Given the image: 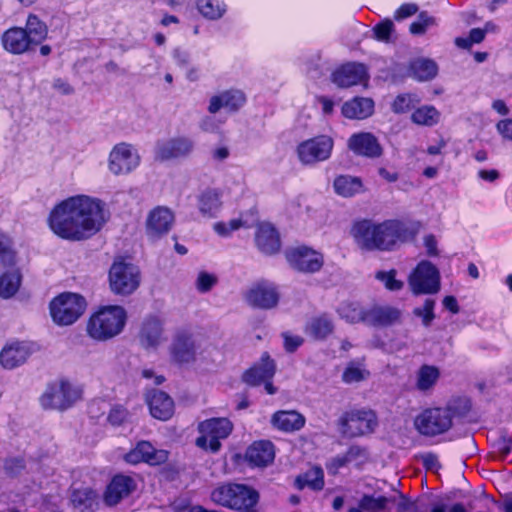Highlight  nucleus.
Segmentation results:
<instances>
[{"mask_svg":"<svg viewBox=\"0 0 512 512\" xmlns=\"http://www.w3.org/2000/svg\"><path fill=\"white\" fill-rule=\"evenodd\" d=\"M108 221L105 204L98 198L76 195L51 210L48 226L59 238L72 242L88 240Z\"/></svg>","mask_w":512,"mask_h":512,"instance_id":"1","label":"nucleus"},{"mask_svg":"<svg viewBox=\"0 0 512 512\" xmlns=\"http://www.w3.org/2000/svg\"><path fill=\"white\" fill-rule=\"evenodd\" d=\"M351 235L361 248L367 250H390L411 237L407 226L397 220L378 224L368 220L359 221L352 226Z\"/></svg>","mask_w":512,"mask_h":512,"instance_id":"2","label":"nucleus"},{"mask_svg":"<svg viewBox=\"0 0 512 512\" xmlns=\"http://www.w3.org/2000/svg\"><path fill=\"white\" fill-rule=\"evenodd\" d=\"M127 318L125 308L120 305L102 306L88 319L87 335L98 342L108 341L122 333Z\"/></svg>","mask_w":512,"mask_h":512,"instance_id":"3","label":"nucleus"},{"mask_svg":"<svg viewBox=\"0 0 512 512\" xmlns=\"http://www.w3.org/2000/svg\"><path fill=\"white\" fill-rule=\"evenodd\" d=\"M211 500L240 512H257L255 506L259 501V493L247 485L228 483L216 487L211 492Z\"/></svg>","mask_w":512,"mask_h":512,"instance_id":"4","label":"nucleus"},{"mask_svg":"<svg viewBox=\"0 0 512 512\" xmlns=\"http://www.w3.org/2000/svg\"><path fill=\"white\" fill-rule=\"evenodd\" d=\"M233 425L227 418H211L198 425L200 436L195 444L202 450L216 453L221 447L220 440L225 439L232 432Z\"/></svg>","mask_w":512,"mask_h":512,"instance_id":"5","label":"nucleus"},{"mask_svg":"<svg viewBox=\"0 0 512 512\" xmlns=\"http://www.w3.org/2000/svg\"><path fill=\"white\" fill-rule=\"evenodd\" d=\"M85 299L75 293H62L50 303V314L58 325L73 324L85 311Z\"/></svg>","mask_w":512,"mask_h":512,"instance_id":"6","label":"nucleus"},{"mask_svg":"<svg viewBox=\"0 0 512 512\" xmlns=\"http://www.w3.org/2000/svg\"><path fill=\"white\" fill-rule=\"evenodd\" d=\"M82 391L65 380L50 384L40 398L45 409L65 410L81 398Z\"/></svg>","mask_w":512,"mask_h":512,"instance_id":"7","label":"nucleus"},{"mask_svg":"<svg viewBox=\"0 0 512 512\" xmlns=\"http://www.w3.org/2000/svg\"><path fill=\"white\" fill-rule=\"evenodd\" d=\"M140 284V272L136 266L125 261H115L109 270V286L117 295H129Z\"/></svg>","mask_w":512,"mask_h":512,"instance_id":"8","label":"nucleus"},{"mask_svg":"<svg viewBox=\"0 0 512 512\" xmlns=\"http://www.w3.org/2000/svg\"><path fill=\"white\" fill-rule=\"evenodd\" d=\"M141 162L138 149L127 142L116 144L109 153L108 169L114 175H127L136 170Z\"/></svg>","mask_w":512,"mask_h":512,"instance_id":"9","label":"nucleus"},{"mask_svg":"<svg viewBox=\"0 0 512 512\" xmlns=\"http://www.w3.org/2000/svg\"><path fill=\"white\" fill-rule=\"evenodd\" d=\"M378 424L372 410L354 409L346 412L340 419L341 431L348 437H358L372 433Z\"/></svg>","mask_w":512,"mask_h":512,"instance_id":"10","label":"nucleus"},{"mask_svg":"<svg viewBox=\"0 0 512 512\" xmlns=\"http://www.w3.org/2000/svg\"><path fill=\"white\" fill-rule=\"evenodd\" d=\"M408 284L415 295L434 294L440 289V274L428 261H421L408 278Z\"/></svg>","mask_w":512,"mask_h":512,"instance_id":"11","label":"nucleus"},{"mask_svg":"<svg viewBox=\"0 0 512 512\" xmlns=\"http://www.w3.org/2000/svg\"><path fill=\"white\" fill-rule=\"evenodd\" d=\"M334 141L330 136L319 135L301 142L297 146V156L303 165H314L330 158Z\"/></svg>","mask_w":512,"mask_h":512,"instance_id":"12","label":"nucleus"},{"mask_svg":"<svg viewBox=\"0 0 512 512\" xmlns=\"http://www.w3.org/2000/svg\"><path fill=\"white\" fill-rule=\"evenodd\" d=\"M414 424L421 434L434 436L444 433L451 427L452 417L450 411L447 409L432 408L418 415Z\"/></svg>","mask_w":512,"mask_h":512,"instance_id":"13","label":"nucleus"},{"mask_svg":"<svg viewBox=\"0 0 512 512\" xmlns=\"http://www.w3.org/2000/svg\"><path fill=\"white\" fill-rule=\"evenodd\" d=\"M285 257L294 269L301 272L315 273L324 264L323 255L307 246L289 248L285 252Z\"/></svg>","mask_w":512,"mask_h":512,"instance_id":"14","label":"nucleus"},{"mask_svg":"<svg viewBox=\"0 0 512 512\" xmlns=\"http://www.w3.org/2000/svg\"><path fill=\"white\" fill-rule=\"evenodd\" d=\"M169 457V452L155 448L149 441H139L128 453L124 460L132 465L146 463L150 466L164 464Z\"/></svg>","mask_w":512,"mask_h":512,"instance_id":"15","label":"nucleus"},{"mask_svg":"<svg viewBox=\"0 0 512 512\" xmlns=\"http://www.w3.org/2000/svg\"><path fill=\"white\" fill-rule=\"evenodd\" d=\"M194 148V143L186 137H176L159 141L155 146V158L168 161L188 156Z\"/></svg>","mask_w":512,"mask_h":512,"instance_id":"16","label":"nucleus"},{"mask_svg":"<svg viewBox=\"0 0 512 512\" xmlns=\"http://www.w3.org/2000/svg\"><path fill=\"white\" fill-rule=\"evenodd\" d=\"M245 299L251 306L270 309L277 305L279 294L272 283L259 281L249 288Z\"/></svg>","mask_w":512,"mask_h":512,"instance_id":"17","label":"nucleus"},{"mask_svg":"<svg viewBox=\"0 0 512 512\" xmlns=\"http://www.w3.org/2000/svg\"><path fill=\"white\" fill-rule=\"evenodd\" d=\"M367 80V69L360 63H346L332 74V81L341 88H348L359 84L366 85Z\"/></svg>","mask_w":512,"mask_h":512,"instance_id":"18","label":"nucleus"},{"mask_svg":"<svg viewBox=\"0 0 512 512\" xmlns=\"http://www.w3.org/2000/svg\"><path fill=\"white\" fill-rule=\"evenodd\" d=\"M135 480L127 475H116L112 478L103 495L108 506L117 505L122 499L128 497L136 489Z\"/></svg>","mask_w":512,"mask_h":512,"instance_id":"19","label":"nucleus"},{"mask_svg":"<svg viewBox=\"0 0 512 512\" xmlns=\"http://www.w3.org/2000/svg\"><path fill=\"white\" fill-rule=\"evenodd\" d=\"M174 223L173 212L163 206H158L150 211L146 220L147 234L151 238H158L168 233Z\"/></svg>","mask_w":512,"mask_h":512,"instance_id":"20","label":"nucleus"},{"mask_svg":"<svg viewBox=\"0 0 512 512\" xmlns=\"http://www.w3.org/2000/svg\"><path fill=\"white\" fill-rule=\"evenodd\" d=\"M348 148L359 156L376 158L382 155V147L377 138L369 132L355 133L347 142Z\"/></svg>","mask_w":512,"mask_h":512,"instance_id":"21","label":"nucleus"},{"mask_svg":"<svg viewBox=\"0 0 512 512\" xmlns=\"http://www.w3.org/2000/svg\"><path fill=\"white\" fill-rule=\"evenodd\" d=\"M31 353L32 349L28 343L13 342L2 349L0 363L5 369H14L24 364Z\"/></svg>","mask_w":512,"mask_h":512,"instance_id":"22","label":"nucleus"},{"mask_svg":"<svg viewBox=\"0 0 512 512\" xmlns=\"http://www.w3.org/2000/svg\"><path fill=\"white\" fill-rule=\"evenodd\" d=\"M274 458V445L266 440L252 443L245 453L246 461L255 467H266L273 462Z\"/></svg>","mask_w":512,"mask_h":512,"instance_id":"23","label":"nucleus"},{"mask_svg":"<svg viewBox=\"0 0 512 512\" xmlns=\"http://www.w3.org/2000/svg\"><path fill=\"white\" fill-rule=\"evenodd\" d=\"M139 337L145 348H155L160 345L165 340L162 321L156 316L146 318Z\"/></svg>","mask_w":512,"mask_h":512,"instance_id":"24","label":"nucleus"},{"mask_svg":"<svg viewBox=\"0 0 512 512\" xmlns=\"http://www.w3.org/2000/svg\"><path fill=\"white\" fill-rule=\"evenodd\" d=\"M147 403L151 415L159 420L166 421L174 413V403L169 395L162 391L153 390L147 395Z\"/></svg>","mask_w":512,"mask_h":512,"instance_id":"25","label":"nucleus"},{"mask_svg":"<svg viewBox=\"0 0 512 512\" xmlns=\"http://www.w3.org/2000/svg\"><path fill=\"white\" fill-rule=\"evenodd\" d=\"M255 242L258 249L267 255L280 250V238L275 228L269 223H260L257 227Z\"/></svg>","mask_w":512,"mask_h":512,"instance_id":"26","label":"nucleus"},{"mask_svg":"<svg viewBox=\"0 0 512 512\" xmlns=\"http://www.w3.org/2000/svg\"><path fill=\"white\" fill-rule=\"evenodd\" d=\"M196 344L191 335L181 332L171 345L172 359L177 363H189L195 359Z\"/></svg>","mask_w":512,"mask_h":512,"instance_id":"27","label":"nucleus"},{"mask_svg":"<svg viewBox=\"0 0 512 512\" xmlns=\"http://www.w3.org/2000/svg\"><path fill=\"white\" fill-rule=\"evenodd\" d=\"M275 373V365L273 360L267 354L261 357V361L247 370L243 375V380L253 386L262 384L271 380Z\"/></svg>","mask_w":512,"mask_h":512,"instance_id":"28","label":"nucleus"},{"mask_svg":"<svg viewBox=\"0 0 512 512\" xmlns=\"http://www.w3.org/2000/svg\"><path fill=\"white\" fill-rule=\"evenodd\" d=\"M2 45L9 53L22 54L29 49L31 43L25 29L13 27L2 35Z\"/></svg>","mask_w":512,"mask_h":512,"instance_id":"29","label":"nucleus"},{"mask_svg":"<svg viewBox=\"0 0 512 512\" xmlns=\"http://www.w3.org/2000/svg\"><path fill=\"white\" fill-rule=\"evenodd\" d=\"M245 100V96L241 91H225L219 95L213 96L210 99L208 110L210 113H216L221 108H224L228 111L234 112L243 106Z\"/></svg>","mask_w":512,"mask_h":512,"instance_id":"30","label":"nucleus"},{"mask_svg":"<svg viewBox=\"0 0 512 512\" xmlns=\"http://www.w3.org/2000/svg\"><path fill=\"white\" fill-rule=\"evenodd\" d=\"M342 114L349 119H365L374 112V102L370 98L355 97L342 106Z\"/></svg>","mask_w":512,"mask_h":512,"instance_id":"31","label":"nucleus"},{"mask_svg":"<svg viewBox=\"0 0 512 512\" xmlns=\"http://www.w3.org/2000/svg\"><path fill=\"white\" fill-rule=\"evenodd\" d=\"M400 310L390 306H373L368 309L366 324L372 326H388L399 321Z\"/></svg>","mask_w":512,"mask_h":512,"instance_id":"32","label":"nucleus"},{"mask_svg":"<svg viewBox=\"0 0 512 512\" xmlns=\"http://www.w3.org/2000/svg\"><path fill=\"white\" fill-rule=\"evenodd\" d=\"M333 188L341 197H352L364 191L361 178L352 175H339L333 181Z\"/></svg>","mask_w":512,"mask_h":512,"instance_id":"33","label":"nucleus"},{"mask_svg":"<svg viewBox=\"0 0 512 512\" xmlns=\"http://www.w3.org/2000/svg\"><path fill=\"white\" fill-rule=\"evenodd\" d=\"M272 424L279 430L291 432L301 429L305 418L296 411H278L272 416Z\"/></svg>","mask_w":512,"mask_h":512,"instance_id":"34","label":"nucleus"},{"mask_svg":"<svg viewBox=\"0 0 512 512\" xmlns=\"http://www.w3.org/2000/svg\"><path fill=\"white\" fill-rule=\"evenodd\" d=\"M337 314L347 323H365L368 317V309L356 301H343L337 308Z\"/></svg>","mask_w":512,"mask_h":512,"instance_id":"35","label":"nucleus"},{"mask_svg":"<svg viewBox=\"0 0 512 512\" xmlns=\"http://www.w3.org/2000/svg\"><path fill=\"white\" fill-rule=\"evenodd\" d=\"M221 206V193L216 189L205 190L198 197V208L204 216L214 217Z\"/></svg>","mask_w":512,"mask_h":512,"instance_id":"36","label":"nucleus"},{"mask_svg":"<svg viewBox=\"0 0 512 512\" xmlns=\"http://www.w3.org/2000/svg\"><path fill=\"white\" fill-rule=\"evenodd\" d=\"M334 331L332 319L326 314L312 318L306 326V333L316 339L322 340Z\"/></svg>","mask_w":512,"mask_h":512,"instance_id":"37","label":"nucleus"},{"mask_svg":"<svg viewBox=\"0 0 512 512\" xmlns=\"http://www.w3.org/2000/svg\"><path fill=\"white\" fill-rule=\"evenodd\" d=\"M98 494L89 487L73 490L71 494V503L79 512H85L93 508L96 504Z\"/></svg>","mask_w":512,"mask_h":512,"instance_id":"38","label":"nucleus"},{"mask_svg":"<svg viewBox=\"0 0 512 512\" xmlns=\"http://www.w3.org/2000/svg\"><path fill=\"white\" fill-rule=\"evenodd\" d=\"M295 486L300 490L306 487L312 490H321L324 486L323 470L320 467H312L295 479Z\"/></svg>","mask_w":512,"mask_h":512,"instance_id":"39","label":"nucleus"},{"mask_svg":"<svg viewBox=\"0 0 512 512\" xmlns=\"http://www.w3.org/2000/svg\"><path fill=\"white\" fill-rule=\"evenodd\" d=\"M412 76L419 81H427L434 78L438 72L436 63L430 59H417L411 63Z\"/></svg>","mask_w":512,"mask_h":512,"instance_id":"40","label":"nucleus"},{"mask_svg":"<svg viewBox=\"0 0 512 512\" xmlns=\"http://www.w3.org/2000/svg\"><path fill=\"white\" fill-rule=\"evenodd\" d=\"M411 120L417 125L434 126L440 120V112L434 106L424 105L412 113Z\"/></svg>","mask_w":512,"mask_h":512,"instance_id":"41","label":"nucleus"},{"mask_svg":"<svg viewBox=\"0 0 512 512\" xmlns=\"http://www.w3.org/2000/svg\"><path fill=\"white\" fill-rule=\"evenodd\" d=\"M20 284L21 275L18 271L4 273L0 277V297H12L18 291Z\"/></svg>","mask_w":512,"mask_h":512,"instance_id":"42","label":"nucleus"},{"mask_svg":"<svg viewBox=\"0 0 512 512\" xmlns=\"http://www.w3.org/2000/svg\"><path fill=\"white\" fill-rule=\"evenodd\" d=\"M26 32L31 44L41 43L47 36V27L35 15H29L26 23Z\"/></svg>","mask_w":512,"mask_h":512,"instance_id":"43","label":"nucleus"},{"mask_svg":"<svg viewBox=\"0 0 512 512\" xmlns=\"http://www.w3.org/2000/svg\"><path fill=\"white\" fill-rule=\"evenodd\" d=\"M197 7L200 13L209 19H218L226 11L225 4L220 0H199Z\"/></svg>","mask_w":512,"mask_h":512,"instance_id":"44","label":"nucleus"},{"mask_svg":"<svg viewBox=\"0 0 512 512\" xmlns=\"http://www.w3.org/2000/svg\"><path fill=\"white\" fill-rule=\"evenodd\" d=\"M369 376V371L361 363L350 362L342 374V381L352 384L365 380Z\"/></svg>","mask_w":512,"mask_h":512,"instance_id":"45","label":"nucleus"},{"mask_svg":"<svg viewBox=\"0 0 512 512\" xmlns=\"http://www.w3.org/2000/svg\"><path fill=\"white\" fill-rule=\"evenodd\" d=\"M439 371L433 366L425 365L420 368L417 375V388L421 391L430 389L438 380Z\"/></svg>","mask_w":512,"mask_h":512,"instance_id":"46","label":"nucleus"},{"mask_svg":"<svg viewBox=\"0 0 512 512\" xmlns=\"http://www.w3.org/2000/svg\"><path fill=\"white\" fill-rule=\"evenodd\" d=\"M15 252L12 241L6 234L0 232V267L14 264Z\"/></svg>","mask_w":512,"mask_h":512,"instance_id":"47","label":"nucleus"},{"mask_svg":"<svg viewBox=\"0 0 512 512\" xmlns=\"http://www.w3.org/2000/svg\"><path fill=\"white\" fill-rule=\"evenodd\" d=\"M389 500L384 496L372 497L364 496L359 502V510H365L369 512H379L386 508Z\"/></svg>","mask_w":512,"mask_h":512,"instance_id":"48","label":"nucleus"},{"mask_svg":"<svg viewBox=\"0 0 512 512\" xmlns=\"http://www.w3.org/2000/svg\"><path fill=\"white\" fill-rule=\"evenodd\" d=\"M247 224L241 218L232 219L228 222H217L214 224L215 232L220 236H229L233 231L241 227H246Z\"/></svg>","mask_w":512,"mask_h":512,"instance_id":"49","label":"nucleus"},{"mask_svg":"<svg viewBox=\"0 0 512 512\" xmlns=\"http://www.w3.org/2000/svg\"><path fill=\"white\" fill-rule=\"evenodd\" d=\"M418 100L411 94H403L396 97L392 104V110L395 113H405L411 109Z\"/></svg>","mask_w":512,"mask_h":512,"instance_id":"50","label":"nucleus"},{"mask_svg":"<svg viewBox=\"0 0 512 512\" xmlns=\"http://www.w3.org/2000/svg\"><path fill=\"white\" fill-rule=\"evenodd\" d=\"M434 305V300L426 299L422 307L414 309V314L422 318V322L425 326L430 325L431 321L434 319Z\"/></svg>","mask_w":512,"mask_h":512,"instance_id":"51","label":"nucleus"},{"mask_svg":"<svg viewBox=\"0 0 512 512\" xmlns=\"http://www.w3.org/2000/svg\"><path fill=\"white\" fill-rule=\"evenodd\" d=\"M396 272L394 270L383 272L380 271L376 274V278L384 283L385 287L391 291L400 290L403 283L395 278Z\"/></svg>","mask_w":512,"mask_h":512,"instance_id":"52","label":"nucleus"},{"mask_svg":"<svg viewBox=\"0 0 512 512\" xmlns=\"http://www.w3.org/2000/svg\"><path fill=\"white\" fill-rule=\"evenodd\" d=\"M434 24V19L426 13H421L418 19L410 25V32L412 34H423L428 27Z\"/></svg>","mask_w":512,"mask_h":512,"instance_id":"53","label":"nucleus"},{"mask_svg":"<svg viewBox=\"0 0 512 512\" xmlns=\"http://www.w3.org/2000/svg\"><path fill=\"white\" fill-rule=\"evenodd\" d=\"M216 277L206 272L199 273L196 280V288L200 292H208L216 284Z\"/></svg>","mask_w":512,"mask_h":512,"instance_id":"54","label":"nucleus"},{"mask_svg":"<svg viewBox=\"0 0 512 512\" xmlns=\"http://www.w3.org/2000/svg\"><path fill=\"white\" fill-rule=\"evenodd\" d=\"M393 22L391 20H385L374 27V34L376 39L380 41H387L393 30Z\"/></svg>","mask_w":512,"mask_h":512,"instance_id":"55","label":"nucleus"},{"mask_svg":"<svg viewBox=\"0 0 512 512\" xmlns=\"http://www.w3.org/2000/svg\"><path fill=\"white\" fill-rule=\"evenodd\" d=\"M127 417V411L121 406L111 409L108 420L113 425H120Z\"/></svg>","mask_w":512,"mask_h":512,"instance_id":"56","label":"nucleus"},{"mask_svg":"<svg viewBox=\"0 0 512 512\" xmlns=\"http://www.w3.org/2000/svg\"><path fill=\"white\" fill-rule=\"evenodd\" d=\"M497 131L506 140L512 141V119H504L497 123Z\"/></svg>","mask_w":512,"mask_h":512,"instance_id":"57","label":"nucleus"},{"mask_svg":"<svg viewBox=\"0 0 512 512\" xmlns=\"http://www.w3.org/2000/svg\"><path fill=\"white\" fill-rule=\"evenodd\" d=\"M416 12L417 6L415 4H403L395 12V19L401 20L414 15Z\"/></svg>","mask_w":512,"mask_h":512,"instance_id":"58","label":"nucleus"},{"mask_svg":"<svg viewBox=\"0 0 512 512\" xmlns=\"http://www.w3.org/2000/svg\"><path fill=\"white\" fill-rule=\"evenodd\" d=\"M303 342V339L300 336H291L288 334H284V346L285 349L289 352L295 351Z\"/></svg>","mask_w":512,"mask_h":512,"instance_id":"59","label":"nucleus"},{"mask_svg":"<svg viewBox=\"0 0 512 512\" xmlns=\"http://www.w3.org/2000/svg\"><path fill=\"white\" fill-rule=\"evenodd\" d=\"M318 102L322 106V111L325 115H331L334 110V102L328 97L321 96L318 98Z\"/></svg>","mask_w":512,"mask_h":512,"instance_id":"60","label":"nucleus"},{"mask_svg":"<svg viewBox=\"0 0 512 512\" xmlns=\"http://www.w3.org/2000/svg\"><path fill=\"white\" fill-rule=\"evenodd\" d=\"M53 87L62 94H70L73 91L72 87L62 79H56Z\"/></svg>","mask_w":512,"mask_h":512,"instance_id":"61","label":"nucleus"},{"mask_svg":"<svg viewBox=\"0 0 512 512\" xmlns=\"http://www.w3.org/2000/svg\"><path fill=\"white\" fill-rule=\"evenodd\" d=\"M443 305L446 309H448L449 311H451L454 314L458 313V311H459V306H458L457 300L453 296H446L443 299Z\"/></svg>","mask_w":512,"mask_h":512,"instance_id":"62","label":"nucleus"},{"mask_svg":"<svg viewBox=\"0 0 512 512\" xmlns=\"http://www.w3.org/2000/svg\"><path fill=\"white\" fill-rule=\"evenodd\" d=\"M478 176L481 179L485 180V181L493 182L496 179H498L499 173L495 169H492V170H480L478 172Z\"/></svg>","mask_w":512,"mask_h":512,"instance_id":"63","label":"nucleus"},{"mask_svg":"<svg viewBox=\"0 0 512 512\" xmlns=\"http://www.w3.org/2000/svg\"><path fill=\"white\" fill-rule=\"evenodd\" d=\"M379 175L386 180L387 182H396L398 180V174L394 171H390L386 168H379L378 170Z\"/></svg>","mask_w":512,"mask_h":512,"instance_id":"64","label":"nucleus"}]
</instances>
